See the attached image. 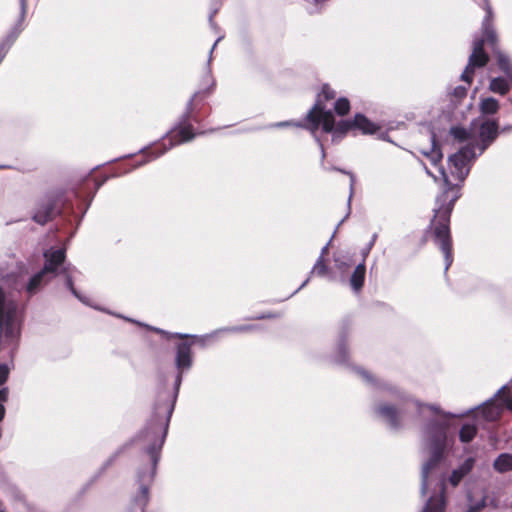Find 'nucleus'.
Listing matches in <instances>:
<instances>
[{
    "instance_id": "obj_37",
    "label": "nucleus",
    "mask_w": 512,
    "mask_h": 512,
    "mask_svg": "<svg viewBox=\"0 0 512 512\" xmlns=\"http://www.w3.org/2000/svg\"><path fill=\"white\" fill-rule=\"evenodd\" d=\"M327 251H328V245H326V246H324V247L322 248V251H321V255H320V256H322V258H323V257H324V255L327 253Z\"/></svg>"
},
{
    "instance_id": "obj_43",
    "label": "nucleus",
    "mask_w": 512,
    "mask_h": 512,
    "mask_svg": "<svg viewBox=\"0 0 512 512\" xmlns=\"http://www.w3.org/2000/svg\"><path fill=\"white\" fill-rule=\"evenodd\" d=\"M176 336H177V337H179V338H184V337H186V335H182V334H176Z\"/></svg>"
},
{
    "instance_id": "obj_30",
    "label": "nucleus",
    "mask_w": 512,
    "mask_h": 512,
    "mask_svg": "<svg viewBox=\"0 0 512 512\" xmlns=\"http://www.w3.org/2000/svg\"><path fill=\"white\" fill-rule=\"evenodd\" d=\"M8 397L7 388H0V421L3 419L5 414L4 403L6 402Z\"/></svg>"
},
{
    "instance_id": "obj_18",
    "label": "nucleus",
    "mask_w": 512,
    "mask_h": 512,
    "mask_svg": "<svg viewBox=\"0 0 512 512\" xmlns=\"http://www.w3.org/2000/svg\"><path fill=\"white\" fill-rule=\"evenodd\" d=\"M479 109L484 115H493L499 110V102L493 97L482 98L479 103Z\"/></svg>"
},
{
    "instance_id": "obj_25",
    "label": "nucleus",
    "mask_w": 512,
    "mask_h": 512,
    "mask_svg": "<svg viewBox=\"0 0 512 512\" xmlns=\"http://www.w3.org/2000/svg\"><path fill=\"white\" fill-rule=\"evenodd\" d=\"M379 413L388 424L393 427L397 426L396 413L392 407L383 406L379 409Z\"/></svg>"
},
{
    "instance_id": "obj_22",
    "label": "nucleus",
    "mask_w": 512,
    "mask_h": 512,
    "mask_svg": "<svg viewBox=\"0 0 512 512\" xmlns=\"http://www.w3.org/2000/svg\"><path fill=\"white\" fill-rule=\"evenodd\" d=\"M489 90L493 93L505 95L509 91V84L504 78H492L489 84Z\"/></svg>"
},
{
    "instance_id": "obj_14",
    "label": "nucleus",
    "mask_w": 512,
    "mask_h": 512,
    "mask_svg": "<svg viewBox=\"0 0 512 512\" xmlns=\"http://www.w3.org/2000/svg\"><path fill=\"white\" fill-rule=\"evenodd\" d=\"M468 497L469 508L467 512H478L485 506V493L482 489H475Z\"/></svg>"
},
{
    "instance_id": "obj_20",
    "label": "nucleus",
    "mask_w": 512,
    "mask_h": 512,
    "mask_svg": "<svg viewBox=\"0 0 512 512\" xmlns=\"http://www.w3.org/2000/svg\"><path fill=\"white\" fill-rule=\"evenodd\" d=\"M494 469L500 473L510 471L512 469V455L503 453L494 461Z\"/></svg>"
},
{
    "instance_id": "obj_28",
    "label": "nucleus",
    "mask_w": 512,
    "mask_h": 512,
    "mask_svg": "<svg viewBox=\"0 0 512 512\" xmlns=\"http://www.w3.org/2000/svg\"><path fill=\"white\" fill-rule=\"evenodd\" d=\"M326 271H327V267L324 264L322 256H320L318 258V260L316 261L315 265L313 266V269H312L311 273H315V274H317L319 276H322V275H324L326 273Z\"/></svg>"
},
{
    "instance_id": "obj_5",
    "label": "nucleus",
    "mask_w": 512,
    "mask_h": 512,
    "mask_svg": "<svg viewBox=\"0 0 512 512\" xmlns=\"http://www.w3.org/2000/svg\"><path fill=\"white\" fill-rule=\"evenodd\" d=\"M309 122V130L312 133L318 129L320 125L325 132L333 133V138H338L344 135L347 131L354 129L353 121L343 120L335 124V119L331 111H325L323 107L317 102L307 115Z\"/></svg>"
},
{
    "instance_id": "obj_2",
    "label": "nucleus",
    "mask_w": 512,
    "mask_h": 512,
    "mask_svg": "<svg viewBox=\"0 0 512 512\" xmlns=\"http://www.w3.org/2000/svg\"><path fill=\"white\" fill-rule=\"evenodd\" d=\"M476 158L474 146L470 143L451 155L448 159V172L438 167V172L447 187L461 184L469 174L471 162Z\"/></svg>"
},
{
    "instance_id": "obj_34",
    "label": "nucleus",
    "mask_w": 512,
    "mask_h": 512,
    "mask_svg": "<svg viewBox=\"0 0 512 512\" xmlns=\"http://www.w3.org/2000/svg\"><path fill=\"white\" fill-rule=\"evenodd\" d=\"M453 95L456 98H463L466 95V88L465 87H461V86L456 87L454 89Z\"/></svg>"
},
{
    "instance_id": "obj_44",
    "label": "nucleus",
    "mask_w": 512,
    "mask_h": 512,
    "mask_svg": "<svg viewBox=\"0 0 512 512\" xmlns=\"http://www.w3.org/2000/svg\"><path fill=\"white\" fill-rule=\"evenodd\" d=\"M451 414H443V418L451 417Z\"/></svg>"
},
{
    "instance_id": "obj_7",
    "label": "nucleus",
    "mask_w": 512,
    "mask_h": 512,
    "mask_svg": "<svg viewBox=\"0 0 512 512\" xmlns=\"http://www.w3.org/2000/svg\"><path fill=\"white\" fill-rule=\"evenodd\" d=\"M45 257V265L41 272L34 275L30 282L27 285V291L29 293H34L45 274L47 273H56L58 268L64 263L65 260V249L64 248H57V249H50L44 253Z\"/></svg>"
},
{
    "instance_id": "obj_15",
    "label": "nucleus",
    "mask_w": 512,
    "mask_h": 512,
    "mask_svg": "<svg viewBox=\"0 0 512 512\" xmlns=\"http://www.w3.org/2000/svg\"><path fill=\"white\" fill-rule=\"evenodd\" d=\"M353 124L355 125L356 129H359L364 134H373L378 130V126L369 121L365 116L362 114H357L354 117Z\"/></svg>"
},
{
    "instance_id": "obj_13",
    "label": "nucleus",
    "mask_w": 512,
    "mask_h": 512,
    "mask_svg": "<svg viewBox=\"0 0 512 512\" xmlns=\"http://www.w3.org/2000/svg\"><path fill=\"white\" fill-rule=\"evenodd\" d=\"M484 9L486 11V16L482 24L483 34L486 37L487 41L491 42V44L494 45L496 42V33L491 24L493 13L488 0H484Z\"/></svg>"
},
{
    "instance_id": "obj_38",
    "label": "nucleus",
    "mask_w": 512,
    "mask_h": 512,
    "mask_svg": "<svg viewBox=\"0 0 512 512\" xmlns=\"http://www.w3.org/2000/svg\"><path fill=\"white\" fill-rule=\"evenodd\" d=\"M248 329V327H239V328H236L235 330L236 331H246Z\"/></svg>"
},
{
    "instance_id": "obj_1",
    "label": "nucleus",
    "mask_w": 512,
    "mask_h": 512,
    "mask_svg": "<svg viewBox=\"0 0 512 512\" xmlns=\"http://www.w3.org/2000/svg\"><path fill=\"white\" fill-rule=\"evenodd\" d=\"M10 288H18L17 279L0 268V352L7 348L12 354L19 336V316Z\"/></svg>"
},
{
    "instance_id": "obj_19",
    "label": "nucleus",
    "mask_w": 512,
    "mask_h": 512,
    "mask_svg": "<svg viewBox=\"0 0 512 512\" xmlns=\"http://www.w3.org/2000/svg\"><path fill=\"white\" fill-rule=\"evenodd\" d=\"M432 146L430 149H421L420 152L430 161V163L434 166H437L438 163L442 160V152L439 147L436 146L434 138H431Z\"/></svg>"
},
{
    "instance_id": "obj_41",
    "label": "nucleus",
    "mask_w": 512,
    "mask_h": 512,
    "mask_svg": "<svg viewBox=\"0 0 512 512\" xmlns=\"http://www.w3.org/2000/svg\"><path fill=\"white\" fill-rule=\"evenodd\" d=\"M221 37L217 38V41L215 42V44L213 45L212 47V50L214 49V47L216 46V44L218 43V41H220Z\"/></svg>"
},
{
    "instance_id": "obj_12",
    "label": "nucleus",
    "mask_w": 512,
    "mask_h": 512,
    "mask_svg": "<svg viewBox=\"0 0 512 512\" xmlns=\"http://www.w3.org/2000/svg\"><path fill=\"white\" fill-rule=\"evenodd\" d=\"M444 508V481L441 480L438 483L437 494L429 498L422 512H444Z\"/></svg>"
},
{
    "instance_id": "obj_42",
    "label": "nucleus",
    "mask_w": 512,
    "mask_h": 512,
    "mask_svg": "<svg viewBox=\"0 0 512 512\" xmlns=\"http://www.w3.org/2000/svg\"><path fill=\"white\" fill-rule=\"evenodd\" d=\"M427 174L431 175L432 177H434L435 179H437V177L435 175H433L429 170H427Z\"/></svg>"
},
{
    "instance_id": "obj_36",
    "label": "nucleus",
    "mask_w": 512,
    "mask_h": 512,
    "mask_svg": "<svg viewBox=\"0 0 512 512\" xmlns=\"http://www.w3.org/2000/svg\"><path fill=\"white\" fill-rule=\"evenodd\" d=\"M21 2V16L23 17L26 12V0H20Z\"/></svg>"
},
{
    "instance_id": "obj_32",
    "label": "nucleus",
    "mask_w": 512,
    "mask_h": 512,
    "mask_svg": "<svg viewBox=\"0 0 512 512\" xmlns=\"http://www.w3.org/2000/svg\"><path fill=\"white\" fill-rule=\"evenodd\" d=\"M8 374H9L8 366L6 364H0V385L3 384L7 380Z\"/></svg>"
},
{
    "instance_id": "obj_4",
    "label": "nucleus",
    "mask_w": 512,
    "mask_h": 512,
    "mask_svg": "<svg viewBox=\"0 0 512 512\" xmlns=\"http://www.w3.org/2000/svg\"><path fill=\"white\" fill-rule=\"evenodd\" d=\"M172 409V405L167 406L164 411L165 416L160 420H157L156 423H153L151 427L144 433V441L150 443L149 447L147 448V453L151 460V471L148 475H141V481L150 482L154 476L156 464L158 461V454L164 442L167 430V421L171 415Z\"/></svg>"
},
{
    "instance_id": "obj_23",
    "label": "nucleus",
    "mask_w": 512,
    "mask_h": 512,
    "mask_svg": "<svg viewBox=\"0 0 512 512\" xmlns=\"http://www.w3.org/2000/svg\"><path fill=\"white\" fill-rule=\"evenodd\" d=\"M496 56H497V62H498L500 69L504 73H506L510 82L512 83V65L510 63L509 58L500 51H498L496 53Z\"/></svg>"
},
{
    "instance_id": "obj_6",
    "label": "nucleus",
    "mask_w": 512,
    "mask_h": 512,
    "mask_svg": "<svg viewBox=\"0 0 512 512\" xmlns=\"http://www.w3.org/2000/svg\"><path fill=\"white\" fill-rule=\"evenodd\" d=\"M452 206L453 203H450L446 208L436 210L435 218L431 223L435 242L440 246L445 257V270H448L453 261L449 231V219Z\"/></svg>"
},
{
    "instance_id": "obj_26",
    "label": "nucleus",
    "mask_w": 512,
    "mask_h": 512,
    "mask_svg": "<svg viewBox=\"0 0 512 512\" xmlns=\"http://www.w3.org/2000/svg\"><path fill=\"white\" fill-rule=\"evenodd\" d=\"M337 114L343 116L346 115L350 110V103L346 98H339L334 106Z\"/></svg>"
},
{
    "instance_id": "obj_33",
    "label": "nucleus",
    "mask_w": 512,
    "mask_h": 512,
    "mask_svg": "<svg viewBox=\"0 0 512 512\" xmlns=\"http://www.w3.org/2000/svg\"><path fill=\"white\" fill-rule=\"evenodd\" d=\"M321 95H322L325 99L329 100V99H333V98L335 97V95H336V94H335V92H334L331 88H329L328 86H324V87L322 88Z\"/></svg>"
},
{
    "instance_id": "obj_11",
    "label": "nucleus",
    "mask_w": 512,
    "mask_h": 512,
    "mask_svg": "<svg viewBox=\"0 0 512 512\" xmlns=\"http://www.w3.org/2000/svg\"><path fill=\"white\" fill-rule=\"evenodd\" d=\"M192 363L191 348L187 343H181L177 347L176 366L179 370V375L176 379V387L178 388L181 383V372L190 368Z\"/></svg>"
},
{
    "instance_id": "obj_9",
    "label": "nucleus",
    "mask_w": 512,
    "mask_h": 512,
    "mask_svg": "<svg viewBox=\"0 0 512 512\" xmlns=\"http://www.w3.org/2000/svg\"><path fill=\"white\" fill-rule=\"evenodd\" d=\"M487 61L488 56L483 50V40L475 41L473 52L469 57L468 65L462 73L461 79L471 83L474 68L486 65Z\"/></svg>"
},
{
    "instance_id": "obj_31",
    "label": "nucleus",
    "mask_w": 512,
    "mask_h": 512,
    "mask_svg": "<svg viewBox=\"0 0 512 512\" xmlns=\"http://www.w3.org/2000/svg\"><path fill=\"white\" fill-rule=\"evenodd\" d=\"M62 272H64L65 274H67V276H66V285H67V287L72 291V293H73L76 297L80 298V297L78 296L77 292L75 291L74 287H73V282H72L71 275H70V273H69V268H68V267H63Z\"/></svg>"
},
{
    "instance_id": "obj_39",
    "label": "nucleus",
    "mask_w": 512,
    "mask_h": 512,
    "mask_svg": "<svg viewBox=\"0 0 512 512\" xmlns=\"http://www.w3.org/2000/svg\"><path fill=\"white\" fill-rule=\"evenodd\" d=\"M285 125H290V122H285V123H279V124H277V126H285Z\"/></svg>"
},
{
    "instance_id": "obj_45",
    "label": "nucleus",
    "mask_w": 512,
    "mask_h": 512,
    "mask_svg": "<svg viewBox=\"0 0 512 512\" xmlns=\"http://www.w3.org/2000/svg\"><path fill=\"white\" fill-rule=\"evenodd\" d=\"M485 149V146H483L481 149H480V152L479 153H482Z\"/></svg>"
},
{
    "instance_id": "obj_16",
    "label": "nucleus",
    "mask_w": 512,
    "mask_h": 512,
    "mask_svg": "<svg viewBox=\"0 0 512 512\" xmlns=\"http://www.w3.org/2000/svg\"><path fill=\"white\" fill-rule=\"evenodd\" d=\"M474 460L467 459L458 469L454 470L449 478V482L453 486H457L462 478L472 469Z\"/></svg>"
},
{
    "instance_id": "obj_46",
    "label": "nucleus",
    "mask_w": 512,
    "mask_h": 512,
    "mask_svg": "<svg viewBox=\"0 0 512 512\" xmlns=\"http://www.w3.org/2000/svg\"><path fill=\"white\" fill-rule=\"evenodd\" d=\"M307 282H308V280H306L305 282H303L302 287H303V286H305Z\"/></svg>"
},
{
    "instance_id": "obj_40",
    "label": "nucleus",
    "mask_w": 512,
    "mask_h": 512,
    "mask_svg": "<svg viewBox=\"0 0 512 512\" xmlns=\"http://www.w3.org/2000/svg\"><path fill=\"white\" fill-rule=\"evenodd\" d=\"M35 220L38 221V222H42V220L40 219V217L38 215H35Z\"/></svg>"
},
{
    "instance_id": "obj_21",
    "label": "nucleus",
    "mask_w": 512,
    "mask_h": 512,
    "mask_svg": "<svg viewBox=\"0 0 512 512\" xmlns=\"http://www.w3.org/2000/svg\"><path fill=\"white\" fill-rule=\"evenodd\" d=\"M364 277L365 265L361 263L357 265L350 279L351 286L354 290L358 291L363 286Z\"/></svg>"
},
{
    "instance_id": "obj_24",
    "label": "nucleus",
    "mask_w": 512,
    "mask_h": 512,
    "mask_svg": "<svg viewBox=\"0 0 512 512\" xmlns=\"http://www.w3.org/2000/svg\"><path fill=\"white\" fill-rule=\"evenodd\" d=\"M477 428L471 424H465L462 426L459 438L462 442L467 443L470 442L476 435Z\"/></svg>"
},
{
    "instance_id": "obj_8",
    "label": "nucleus",
    "mask_w": 512,
    "mask_h": 512,
    "mask_svg": "<svg viewBox=\"0 0 512 512\" xmlns=\"http://www.w3.org/2000/svg\"><path fill=\"white\" fill-rule=\"evenodd\" d=\"M504 409H512V398L507 394L506 387L501 388L495 399L479 409L477 417L485 421H495Z\"/></svg>"
},
{
    "instance_id": "obj_10",
    "label": "nucleus",
    "mask_w": 512,
    "mask_h": 512,
    "mask_svg": "<svg viewBox=\"0 0 512 512\" xmlns=\"http://www.w3.org/2000/svg\"><path fill=\"white\" fill-rule=\"evenodd\" d=\"M194 137L192 133L191 126H183L177 129H173L169 135L164 139L165 141H169V147L164 148L159 151L153 158H157L162 155L165 151L173 147L174 145L183 143L185 141H189Z\"/></svg>"
},
{
    "instance_id": "obj_3",
    "label": "nucleus",
    "mask_w": 512,
    "mask_h": 512,
    "mask_svg": "<svg viewBox=\"0 0 512 512\" xmlns=\"http://www.w3.org/2000/svg\"><path fill=\"white\" fill-rule=\"evenodd\" d=\"M447 426L445 424L428 426L426 435L428 438V449L431 453V459L424 464L422 469V494H426L427 490L432 483L430 476L431 470L436 466L440 460L443 450L447 446Z\"/></svg>"
},
{
    "instance_id": "obj_17",
    "label": "nucleus",
    "mask_w": 512,
    "mask_h": 512,
    "mask_svg": "<svg viewBox=\"0 0 512 512\" xmlns=\"http://www.w3.org/2000/svg\"><path fill=\"white\" fill-rule=\"evenodd\" d=\"M497 136V124L494 121L482 123L480 128V138L483 142H491Z\"/></svg>"
},
{
    "instance_id": "obj_29",
    "label": "nucleus",
    "mask_w": 512,
    "mask_h": 512,
    "mask_svg": "<svg viewBox=\"0 0 512 512\" xmlns=\"http://www.w3.org/2000/svg\"><path fill=\"white\" fill-rule=\"evenodd\" d=\"M136 502L140 506H144L148 502V488L145 485H141L140 495L137 497Z\"/></svg>"
},
{
    "instance_id": "obj_35",
    "label": "nucleus",
    "mask_w": 512,
    "mask_h": 512,
    "mask_svg": "<svg viewBox=\"0 0 512 512\" xmlns=\"http://www.w3.org/2000/svg\"><path fill=\"white\" fill-rule=\"evenodd\" d=\"M424 410H427V411L431 412L432 414H437V415L441 414L440 410L438 408H436V407H433V406H426L424 408H421L420 412L424 413Z\"/></svg>"
},
{
    "instance_id": "obj_27",
    "label": "nucleus",
    "mask_w": 512,
    "mask_h": 512,
    "mask_svg": "<svg viewBox=\"0 0 512 512\" xmlns=\"http://www.w3.org/2000/svg\"><path fill=\"white\" fill-rule=\"evenodd\" d=\"M451 134L460 141L470 140L471 133L466 131L464 128L454 127L451 129Z\"/></svg>"
}]
</instances>
